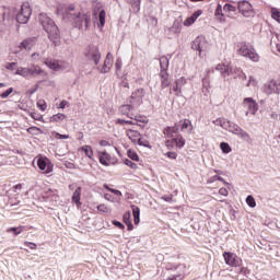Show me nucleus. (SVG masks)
<instances>
[{"mask_svg": "<svg viewBox=\"0 0 280 280\" xmlns=\"http://www.w3.org/2000/svg\"><path fill=\"white\" fill-rule=\"evenodd\" d=\"M271 16L275 21H277V23H280V11L279 9H271Z\"/></svg>", "mask_w": 280, "mask_h": 280, "instance_id": "nucleus-34", "label": "nucleus"}, {"mask_svg": "<svg viewBox=\"0 0 280 280\" xmlns=\"http://www.w3.org/2000/svg\"><path fill=\"white\" fill-rule=\"evenodd\" d=\"M37 108H39V110H47V102H45L44 100H40L37 102Z\"/></svg>", "mask_w": 280, "mask_h": 280, "instance_id": "nucleus-46", "label": "nucleus"}, {"mask_svg": "<svg viewBox=\"0 0 280 280\" xmlns=\"http://www.w3.org/2000/svg\"><path fill=\"white\" fill-rule=\"evenodd\" d=\"M104 198L105 200H108V202H115V199H112L109 194H105Z\"/></svg>", "mask_w": 280, "mask_h": 280, "instance_id": "nucleus-59", "label": "nucleus"}, {"mask_svg": "<svg viewBox=\"0 0 280 280\" xmlns=\"http://www.w3.org/2000/svg\"><path fill=\"white\" fill-rule=\"evenodd\" d=\"M113 224H114V226L121 229V231H124V229H126V226L119 221H113Z\"/></svg>", "mask_w": 280, "mask_h": 280, "instance_id": "nucleus-55", "label": "nucleus"}, {"mask_svg": "<svg viewBox=\"0 0 280 280\" xmlns=\"http://www.w3.org/2000/svg\"><path fill=\"white\" fill-rule=\"evenodd\" d=\"M15 75H21L22 78H36L37 75H42L43 78H47L49 73L45 71L40 66L35 65L30 68L20 67L15 70Z\"/></svg>", "mask_w": 280, "mask_h": 280, "instance_id": "nucleus-2", "label": "nucleus"}, {"mask_svg": "<svg viewBox=\"0 0 280 280\" xmlns=\"http://www.w3.org/2000/svg\"><path fill=\"white\" fill-rule=\"evenodd\" d=\"M202 16V10L195 11L189 18L184 21L185 27H191L198 21V18Z\"/></svg>", "mask_w": 280, "mask_h": 280, "instance_id": "nucleus-14", "label": "nucleus"}, {"mask_svg": "<svg viewBox=\"0 0 280 280\" xmlns=\"http://www.w3.org/2000/svg\"><path fill=\"white\" fill-rule=\"evenodd\" d=\"M90 60H93L95 65H100V60H102V54L100 52V50L95 51Z\"/></svg>", "mask_w": 280, "mask_h": 280, "instance_id": "nucleus-37", "label": "nucleus"}, {"mask_svg": "<svg viewBox=\"0 0 280 280\" xmlns=\"http://www.w3.org/2000/svg\"><path fill=\"white\" fill-rule=\"evenodd\" d=\"M5 68L9 69V71H14V69H16V62L8 63Z\"/></svg>", "mask_w": 280, "mask_h": 280, "instance_id": "nucleus-54", "label": "nucleus"}, {"mask_svg": "<svg viewBox=\"0 0 280 280\" xmlns=\"http://www.w3.org/2000/svg\"><path fill=\"white\" fill-rule=\"evenodd\" d=\"M215 70L220 71V73H231V66L226 63H219L215 66Z\"/></svg>", "mask_w": 280, "mask_h": 280, "instance_id": "nucleus-26", "label": "nucleus"}, {"mask_svg": "<svg viewBox=\"0 0 280 280\" xmlns=\"http://www.w3.org/2000/svg\"><path fill=\"white\" fill-rule=\"evenodd\" d=\"M224 12H235V7H233L232 4H225L223 7Z\"/></svg>", "mask_w": 280, "mask_h": 280, "instance_id": "nucleus-51", "label": "nucleus"}, {"mask_svg": "<svg viewBox=\"0 0 280 280\" xmlns=\"http://www.w3.org/2000/svg\"><path fill=\"white\" fill-rule=\"evenodd\" d=\"M100 27H104L106 24V11L102 10L98 14Z\"/></svg>", "mask_w": 280, "mask_h": 280, "instance_id": "nucleus-30", "label": "nucleus"}, {"mask_svg": "<svg viewBox=\"0 0 280 280\" xmlns=\"http://www.w3.org/2000/svg\"><path fill=\"white\" fill-rule=\"evenodd\" d=\"M105 189H107L108 191H112V194H114L115 196H118V198H121V191H119L117 189H113L108 186H105Z\"/></svg>", "mask_w": 280, "mask_h": 280, "instance_id": "nucleus-49", "label": "nucleus"}, {"mask_svg": "<svg viewBox=\"0 0 280 280\" xmlns=\"http://www.w3.org/2000/svg\"><path fill=\"white\" fill-rule=\"evenodd\" d=\"M131 110H132V105L130 104L120 105L118 108L119 115H124L125 117H130Z\"/></svg>", "mask_w": 280, "mask_h": 280, "instance_id": "nucleus-19", "label": "nucleus"}, {"mask_svg": "<svg viewBox=\"0 0 280 280\" xmlns=\"http://www.w3.org/2000/svg\"><path fill=\"white\" fill-rule=\"evenodd\" d=\"M44 65H46L48 69H51V71H61V69H65L62 61H58L54 59H46L44 61Z\"/></svg>", "mask_w": 280, "mask_h": 280, "instance_id": "nucleus-13", "label": "nucleus"}, {"mask_svg": "<svg viewBox=\"0 0 280 280\" xmlns=\"http://www.w3.org/2000/svg\"><path fill=\"white\" fill-rule=\"evenodd\" d=\"M98 161L102 165L108 167L110 165V154H108L106 151L98 152Z\"/></svg>", "mask_w": 280, "mask_h": 280, "instance_id": "nucleus-18", "label": "nucleus"}, {"mask_svg": "<svg viewBox=\"0 0 280 280\" xmlns=\"http://www.w3.org/2000/svg\"><path fill=\"white\" fill-rule=\"evenodd\" d=\"M176 132H178V125H175L174 127H167L164 129V135L168 139H172V137H174V135H176Z\"/></svg>", "mask_w": 280, "mask_h": 280, "instance_id": "nucleus-23", "label": "nucleus"}, {"mask_svg": "<svg viewBox=\"0 0 280 280\" xmlns=\"http://www.w3.org/2000/svg\"><path fill=\"white\" fill-rule=\"evenodd\" d=\"M51 135H52L54 139H69L70 138L69 135H62V133H59L56 131H54Z\"/></svg>", "mask_w": 280, "mask_h": 280, "instance_id": "nucleus-45", "label": "nucleus"}, {"mask_svg": "<svg viewBox=\"0 0 280 280\" xmlns=\"http://www.w3.org/2000/svg\"><path fill=\"white\" fill-rule=\"evenodd\" d=\"M130 218H131L130 211L125 212L122 220H124L125 224L127 225L128 231H132V229H133L132 221H130Z\"/></svg>", "mask_w": 280, "mask_h": 280, "instance_id": "nucleus-24", "label": "nucleus"}, {"mask_svg": "<svg viewBox=\"0 0 280 280\" xmlns=\"http://www.w3.org/2000/svg\"><path fill=\"white\" fill-rule=\"evenodd\" d=\"M8 233H14L15 235H20V233H23V228H10L8 230Z\"/></svg>", "mask_w": 280, "mask_h": 280, "instance_id": "nucleus-47", "label": "nucleus"}, {"mask_svg": "<svg viewBox=\"0 0 280 280\" xmlns=\"http://www.w3.org/2000/svg\"><path fill=\"white\" fill-rule=\"evenodd\" d=\"M127 137L135 144L141 145L142 148H148L149 150H152V145H150V141L148 139L143 138L141 132H139L137 130L129 129V130H127Z\"/></svg>", "mask_w": 280, "mask_h": 280, "instance_id": "nucleus-3", "label": "nucleus"}, {"mask_svg": "<svg viewBox=\"0 0 280 280\" xmlns=\"http://www.w3.org/2000/svg\"><path fill=\"white\" fill-rule=\"evenodd\" d=\"M215 16H219L220 21H222V5H218Z\"/></svg>", "mask_w": 280, "mask_h": 280, "instance_id": "nucleus-53", "label": "nucleus"}, {"mask_svg": "<svg viewBox=\"0 0 280 280\" xmlns=\"http://www.w3.org/2000/svg\"><path fill=\"white\" fill-rule=\"evenodd\" d=\"M238 56H243L244 58H248L252 62H259V55L255 51V48L247 44H241L238 50Z\"/></svg>", "mask_w": 280, "mask_h": 280, "instance_id": "nucleus-5", "label": "nucleus"}, {"mask_svg": "<svg viewBox=\"0 0 280 280\" xmlns=\"http://www.w3.org/2000/svg\"><path fill=\"white\" fill-rule=\"evenodd\" d=\"M80 151L84 152L88 159H93V148H91V145H83L80 148Z\"/></svg>", "mask_w": 280, "mask_h": 280, "instance_id": "nucleus-28", "label": "nucleus"}, {"mask_svg": "<svg viewBox=\"0 0 280 280\" xmlns=\"http://www.w3.org/2000/svg\"><path fill=\"white\" fill-rule=\"evenodd\" d=\"M65 119H67V115H65L62 113H58V114L52 115L49 118V121L51 124H60V121H65Z\"/></svg>", "mask_w": 280, "mask_h": 280, "instance_id": "nucleus-21", "label": "nucleus"}, {"mask_svg": "<svg viewBox=\"0 0 280 280\" xmlns=\"http://www.w3.org/2000/svg\"><path fill=\"white\" fill-rule=\"evenodd\" d=\"M166 156H168V159H176V152H167Z\"/></svg>", "mask_w": 280, "mask_h": 280, "instance_id": "nucleus-58", "label": "nucleus"}, {"mask_svg": "<svg viewBox=\"0 0 280 280\" xmlns=\"http://www.w3.org/2000/svg\"><path fill=\"white\" fill-rule=\"evenodd\" d=\"M265 93H267V95H272L273 93H279V84H277V81H270L268 84H266Z\"/></svg>", "mask_w": 280, "mask_h": 280, "instance_id": "nucleus-17", "label": "nucleus"}, {"mask_svg": "<svg viewBox=\"0 0 280 280\" xmlns=\"http://www.w3.org/2000/svg\"><path fill=\"white\" fill-rule=\"evenodd\" d=\"M95 51H98L97 48H90L85 52V57L88 58V60H91L93 58V56L95 55Z\"/></svg>", "mask_w": 280, "mask_h": 280, "instance_id": "nucleus-43", "label": "nucleus"}, {"mask_svg": "<svg viewBox=\"0 0 280 280\" xmlns=\"http://www.w3.org/2000/svg\"><path fill=\"white\" fill-rule=\"evenodd\" d=\"M58 14H61L63 19L70 21L74 27L79 30H83L86 32L89 30V23H91V16L86 14H82L80 11L75 10V5L73 4H59L57 8Z\"/></svg>", "mask_w": 280, "mask_h": 280, "instance_id": "nucleus-1", "label": "nucleus"}, {"mask_svg": "<svg viewBox=\"0 0 280 280\" xmlns=\"http://www.w3.org/2000/svg\"><path fill=\"white\" fill-rule=\"evenodd\" d=\"M237 136L243 139L244 141L249 142L250 141V135H248L246 131H238Z\"/></svg>", "mask_w": 280, "mask_h": 280, "instance_id": "nucleus-40", "label": "nucleus"}, {"mask_svg": "<svg viewBox=\"0 0 280 280\" xmlns=\"http://www.w3.org/2000/svg\"><path fill=\"white\" fill-rule=\"evenodd\" d=\"M143 97H145V90L139 89L131 94V100L137 103L138 106L143 104Z\"/></svg>", "mask_w": 280, "mask_h": 280, "instance_id": "nucleus-15", "label": "nucleus"}, {"mask_svg": "<svg viewBox=\"0 0 280 280\" xmlns=\"http://www.w3.org/2000/svg\"><path fill=\"white\" fill-rule=\"evenodd\" d=\"M32 16V9L30 5H22L21 12L16 15L18 23L25 24Z\"/></svg>", "mask_w": 280, "mask_h": 280, "instance_id": "nucleus-10", "label": "nucleus"}, {"mask_svg": "<svg viewBox=\"0 0 280 280\" xmlns=\"http://www.w3.org/2000/svg\"><path fill=\"white\" fill-rule=\"evenodd\" d=\"M185 143H186L185 138L183 136L178 135V136H176V138L166 140L165 145L170 150H172L174 148H178L180 150V148H185Z\"/></svg>", "mask_w": 280, "mask_h": 280, "instance_id": "nucleus-9", "label": "nucleus"}, {"mask_svg": "<svg viewBox=\"0 0 280 280\" xmlns=\"http://www.w3.org/2000/svg\"><path fill=\"white\" fill-rule=\"evenodd\" d=\"M31 117L35 119V121H43V115L40 114L31 113Z\"/></svg>", "mask_w": 280, "mask_h": 280, "instance_id": "nucleus-50", "label": "nucleus"}, {"mask_svg": "<svg viewBox=\"0 0 280 280\" xmlns=\"http://www.w3.org/2000/svg\"><path fill=\"white\" fill-rule=\"evenodd\" d=\"M179 126H180L182 130L189 129V132H191V130H194V125H191V120H189V119L180 120Z\"/></svg>", "mask_w": 280, "mask_h": 280, "instance_id": "nucleus-27", "label": "nucleus"}, {"mask_svg": "<svg viewBox=\"0 0 280 280\" xmlns=\"http://www.w3.org/2000/svg\"><path fill=\"white\" fill-rule=\"evenodd\" d=\"M124 163H125V165H127V167H130L131 170H137V167H138L137 163H135L128 159L124 160Z\"/></svg>", "mask_w": 280, "mask_h": 280, "instance_id": "nucleus-44", "label": "nucleus"}, {"mask_svg": "<svg viewBox=\"0 0 280 280\" xmlns=\"http://www.w3.org/2000/svg\"><path fill=\"white\" fill-rule=\"evenodd\" d=\"M246 203L248 205V207H250L252 209H255L257 207V202L255 201V197L254 196H247L246 198Z\"/></svg>", "mask_w": 280, "mask_h": 280, "instance_id": "nucleus-33", "label": "nucleus"}, {"mask_svg": "<svg viewBox=\"0 0 280 280\" xmlns=\"http://www.w3.org/2000/svg\"><path fill=\"white\" fill-rule=\"evenodd\" d=\"M170 65V61L167 60V58L162 57L160 59V67L161 69H163L165 71V69H167V66Z\"/></svg>", "mask_w": 280, "mask_h": 280, "instance_id": "nucleus-42", "label": "nucleus"}, {"mask_svg": "<svg viewBox=\"0 0 280 280\" xmlns=\"http://www.w3.org/2000/svg\"><path fill=\"white\" fill-rule=\"evenodd\" d=\"M116 124H118L119 126H126V124H129L130 126H135V122L130 120H124V119H117Z\"/></svg>", "mask_w": 280, "mask_h": 280, "instance_id": "nucleus-48", "label": "nucleus"}, {"mask_svg": "<svg viewBox=\"0 0 280 280\" xmlns=\"http://www.w3.org/2000/svg\"><path fill=\"white\" fill-rule=\"evenodd\" d=\"M217 178H218V180H222V182L224 180V179H223L222 177H220V176H218Z\"/></svg>", "mask_w": 280, "mask_h": 280, "instance_id": "nucleus-64", "label": "nucleus"}, {"mask_svg": "<svg viewBox=\"0 0 280 280\" xmlns=\"http://www.w3.org/2000/svg\"><path fill=\"white\" fill-rule=\"evenodd\" d=\"M113 54L108 52L106 59L104 61L103 68L101 69V73H108L113 68Z\"/></svg>", "mask_w": 280, "mask_h": 280, "instance_id": "nucleus-16", "label": "nucleus"}, {"mask_svg": "<svg viewBox=\"0 0 280 280\" xmlns=\"http://www.w3.org/2000/svg\"><path fill=\"white\" fill-rule=\"evenodd\" d=\"M33 42L27 39L21 43L20 49H32Z\"/></svg>", "mask_w": 280, "mask_h": 280, "instance_id": "nucleus-35", "label": "nucleus"}, {"mask_svg": "<svg viewBox=\"0 0 280 280\" xmlns=\"http://www.w3.org/2000/svg\"><path fill=\"white\" fill-rule=\"evenodd\" d=\"M258 85H259V81H257V78H255L253 75L248 77V81H247L246 86L255 88V86H258Z\"/></svg>", "mask_w": 280, "mask_h": 280, "instance_id": "nucleus-32", "label": "nucleus"}, {"mask_svg": "<svg viewBox=\"0 0 280 280\" xmlns=\"http://www.w3.org/2000/svg\"><path fill=\"white\" fill-rule=\"evenodd\" d=\"M97 210L101 211L102 213H110V208H108V206L104 203L98 205Z\"/></svg>", "mask_w": 280, "mask_h": 280, "instance_id": "nucleus-41", "label": "nucleus"}, {"mask_svg": "<svg viewBox=\"0 0 280 280\" xmlns=\"http://www.w3.org/2000/svg\"><path fill=\"white\" fill-rule=\"evenodd\" d=\"M80 196H82V188H77L72 195V202H75V205H78V207H80V205H82V202H80Z\"/></svg>", "mask_w": 280, "mask_h": 280, "instance_id": "nucleus-25", "label": "nucleus"}, {"mask_svg": "<svg viewBox=\"0 0 280 280\" xmlns=\"http://www.w3.org/2000/svg\"><path fill=\"white\" fill-rule=\"evenodd\" d=\"M238 12L246 18L255 16V9L253 8V4L246 0L238 2Z\"/></svg>", "mask_w": 280, "mask_h": 280, "instance_id": "nucleus-7", "label": "nucleus"}, {"mask_svg": "<svg viewBox=\"0 0 280 280\" xmlns=\"http://www.w3.org/2000/svg\"><path fill=\"white\" fill-rule=\"evenodd\" d=\"M223 257L228 266H234V267L242 266V258L237 257L235 254L224 253Z\"/></svg>", "mask_w": 280, "mask_h": 280, "instance_id": "nucleus-12", "label": "nucleus"}, {"mask_svg": "<svg viewBox=\"0 0 280 280\" xmlns=\"http://www.w3.org/2000/svg\"><path fill=\"white\" fill-rule=\"evenodd\" d=\"M131 209H132L133 222L135 224H139V222H141V219H140L141 210L137 206H131Z\"/></svg>", "mask_w": 280, "mask_h": 280, "instance_id": "nucleus-22", "label": "nucleus"}, {"mask_svg": "<svg viewBox=\"0 0 280 280\" xmlns=\"http://www.w3.org/2000/svg\"><path fill=\"white\" fill-rule=\"evenodd\" d=\"M27 132H30V135H43V130L38 127H30Z\"/></svg>", "mask_w": 280, "mask_h": 280, "instance_id": "nucleus-39", "label": "nucleus"}, {"mask_svg": "<svg viewBox=\"0 0 280 280\" xmlns=\"http://www.w3.org/2000/svg\"><path fill=\"white\" fill-rule=\"evenodd\" d=\"M37 167H39L42 174H51L54 172V163L48 158H37Z\"/></svg>", "mask_w": 280, "mask_h": 280, "instance_id": "nucleus-6", "label": "nucleus"}, {"mask_svg": "<svg viewBox=\"0 0 280 280\" xmlns=\"http://www.w3.org/2000/svg\"><path fill=\"white\" fill-rule=\"evenodd\" d=\"M135 121H137L136 124L140 128H145V126H148V124H150V120L145 116H136Z\"/></svg>", "mask_w": 280, "mask_h": 280, "instance_id": "nucleus-20", "label": "nucleus"}, {"mask_svg": "<svg viewBox=\"0 0 280 280\" xmlns=\"http://www.w3.org/2000/svg\"><path fill=\"white\" fill-rule=\"evenodd\" d=\"M219 194H220V196L226 197V196H229V190L226 188H220Z\"/></svg>", "mask_w": 280, "mask_h": 280, "instance_id": "nucleus-56", "label": "nucleus"}, {"mask_svg": "<svg viewBox=\"0 0 280 280\" xmlns=\"http://www.w3.org/2000/svg\"><path fill=\"white\" fill-rule=\"evenodd\" d=\"M31 58H32V60H38V58H40V55L34 52V54L31 56Z\"/></svg>", "mask_w": 280, "mask_h": 280, "instance_id": "nucleus-62", "label": "nucleus"}, {"mask_svg": "<svg viewBox=\"0 0 280 280\" xmlns=\"http://www.w3.org/2000/svg\"><path fill=\"white\" fill-rule=\"evenodd\" d=\"M161 78H162V86H163V89L170 86V80L167 79V72L162 71L161 72Z\"/></svg>", "mask_w": 280, "mask_h": 280, "instance_id": "nucleus-31", "label": "nucleus"}, {"mask_svg": "<svg viewBox=\"0 0 280 280\" xmlns=\"http://www.w3.org/2000/svg\"><path fill=\"white\" fill-rule=\"evenodd\" d=\"M67 107V101H62L60 104H59V106H58V108H61V109H65Z\"/></svg>", "mask_w": 280, "mask_h": 280, "instance_id": "nucleus-61", "label": "nucleus"}, {"mask_svg": "<svg viewBox=\"0 0 280 280\" xmlns=\"http://www.w3.org/2000/svg\"><path fill=\"white\" fill-rule=\"evenodd\" d=\"M116 69H121V60H116Z\"/></svg>", "mask_w": 280, "mask_h": 280, "instance_id": "nucleus-63", "label": "nucleus"}, {"mask_svg": "<svg viewBox=\"0 0 280 280\" xmlns=\"http://www.w3.org/2000/svg\"><path fill=\"white\" fill-rule=\"evenodd\" d=\"M243 106L244 108H247L248 113H250L252 115H256L257 110H259V105L252 97L244 98Z\"/></svg>", "mask_w": 280, "mask_h": 280, "instance_id": "nucleus-11", "label": "nucleus"}, {"mask_svg": "<svg viewBox=\"0 0 280 280\" xmlns=\"http://www.w3.org/2000/svg\"><path fill=\"white\" fill-rule=\"evenodd\" d=\"M39 22L42 23L43 28L47 32L48 36H58V26L52 22L49 16L45 14L39 15Z\"/></svg>", "mask_w": 280, "mask_h": 280, "instance_id": "nucleus-4", "label": "nucleus"}, {"mask_svg": "<svg viewBox=\"0 0 280 280\" xmlns=\"http://www.w3.org/2000/svg\"><path fill=\"white\" fill-rule=\"evenodd\" d=\"M14 91V89L10 88L9 90H7L5 92H3L0 97H2V100H5V97H8L12 92Z\"/></svg>", "mask_w": 280, "mask_h": 280, "instance_id": "nucleus-52", "label": "nucleus"}, {"mask_svg": "<svg viewBox=\"0 0 280 280\" xmlns=\"http://www.w3.org/2000/svg\"><path fill=\"white\" fill-rule=\"evenodd\" d=\"M220 149L224 154H229L231 152V145H229L226 142H221Z\"/></svg>", "mask_w": 280, "mask_h": 280, "instance_id": "nucleus-38", "label": "nucleus"}, {"mask_svg": "<svg viewBox=\"0 0 280 280\" xmlns=\"http://www.w3.org/2000/svg\"><path fill=\"white\" fill-rule=\"evenodd\" d=\"M65 165L68 170H75V164L71 162H65Z\"/></svg>", "mask_w": 280, "mask_h": 280, "instance_id": "nucleus-57", "label": "nucleus"}, {"mask_svg": "<svg viewBox=\"0 0 280 280\" xmlns=\"http://www.w3.org/2000/svg\"><path fill=\"white\" fill-rule=\"evenodd\" d=\"M100 145H102L103 148H107V145H110V143H108V141H106V140H102L100 142Z\"/></svg>", "mask_w": 280, "mask_h": 280, "instance_id": "nucleus-60", "label": "nucleus"}, {"mask_svg": "<svg viewBox=\"0 0 280 280\" xmlns=\"http://www.w3.org/2000/svg\"><path fill=\"white\" fill-rule=\"evenodd\" d=\"M170 30L171 32H173V34H180V30H183V24L180 23V21H175Z\"/></svg>", "mask_w": 280, "mask_h": 280, "instance_id": "nucleus-29", "label": "nucleus"}, {"mask_svg": "<svg viewBox=\"0 0 280 280\" xmlns=\"http://www.w3.org/2000/svg\"><path fill=\"white\" fill-rule=\"evenodd\" d=\"M192 49H195V51H199V56H201L202 51H207V49H209V42H207L205 36H198L192 42Z\"/></svg>", "mask_w": 280, "mask_h": 280, "instance_id": "nucleus-8", "label": "nucleus"}, {"mask_svg": "<svg viewBox=\"0 0 280 280\" xmlns=\"http://www.w3.org/2000/svg\"><path fill=\"white\" fill-rule=\"evenodd\" d=\"M127 155L129 156V159H131V161L139 162V154H137L135 150H128Z\"/></svg>", "mask_w": 280, "mask_h": 280, "instance_id": "nucleus-36", "label": "nucleus"}]
</instances>
